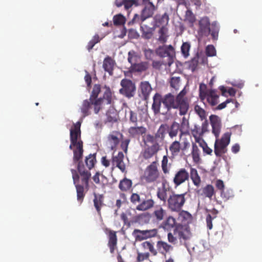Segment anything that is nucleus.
<instances>
[{
    "label": "nucleus",
    "instance_id": "1",
    "mask_svg": "<svg viewBox=\"0 0 262 262\" xmlns=\"http://www.w3.org/2000/svg\"><path fill=\"white\" fill-rule=\"evenodd\" d=\"M77 163V170L71 169L74 184L76 189L78 201L81 204L85 196L84 190L90 188L89 183L92 178L90 170L94 167L96 162V154H90L85 157L84 163L80 159L74 161Z\"/></svg>",
    "mask_w": 262,
    "mask_h": 262
},
{
    "label": "nucleus",
    "instance_id": "2",
    "mask_svg": "<svg viewBox=\"0 0 262 262\" xmlns=\"http://www.w3.org/2000/svg\"><path fill=\"white\" fill-rule=\"evenodd\" d=\"M81 122L78 121L74 125V128L70 129V149H73V161H76L82 159L83 153V142L80 139Z\"/></svg>",
    "mask_w": 262,
    "mask_h": 262
},
{
    "label": "nucleus",
    "instance_id": "3",
    "mask_svg": "<svg viewBox=\"0 0 262 262\" xmlns=\"http://www.w3.org/2000/svg\"><path fill=\"white\" fill-rule=\"evenodd\" d=\"M160 177V172L158 169L157 160L153 161L145 168L142 179L146 183H158Z\"/></svg>",
    "mask_w": 262,
    "mask_h": 262
},
{
    "label": "nucleus",
    "instance_id": "4",
    "mask_svg": "<svg viewBox=\"0 0 262 262\" xmlns=\"http://www.w3.org/2000/svg\"><path fill=\"white\" fill-rule=\"evenodd\" d=\"M168 129V126L166 124H161L157 130L155 136L148 134L143 137V142L145 145L149 143H155L163 142L164 141L167 131Z\"/></svg>",
    "mask_w": 262,
    "mask_h": 262
},
{
    "label": "nucleus",
    "instance_id": "5",
    "mask_svg": "<svg viewBox=\"0 0 262 262\" xmlns=\"http://www.w3.org/2000/svg\"><path fill=\"white\" fill-rule=\"evenodd\" d=\"M186 193L176 194L172 192L167 199V207L172 211L179 212L184 205Z\"/></svg>",
    "mask_w": 262,
    "mask_h": 262
},
{
    "label": "nucleus",
    "instance_id": "6",
    "mask_svg": "<svg viewBox=\"0 0 262 262\" xmlns=\"http://www.w3.org/2000/svg\"><path fill=\"white\" fill-rule=\"evenodd\" d=\"M104 89L105 90L103 97L97 99L95 102V113L96 114L106 105H111L113 103L114 98L110 88L105 85Z\"/></svg>",
    "mask_w": 262,
    "mask_h": 262
},
{
    "label": "nucleus",
    "instance_id": "7",
    "mask_svg": "<svg viewBox=\"0 0 262 262\" xmlns=\"http://www.w3.org/2000/svg\"><path fill=\"white\" fill-rule=\"evenodd\" d=\"M162 103L167 109L166 114H167L171 108L177 109L180 116H184L186 113L184 111H181L180 104L178 102L176 97L171 93L165 95L162 98Z\"/></svg>",
    "mask_w": 262,
    "mask_h": 262
},
{
    "label": "nucleus",
    "instance_id": "8",
    "mask_svg": "<svg viewBox=\"0 0 262 262\" xmlns=\"http://www.w3.org/2000/svg\"><path fill=\"white\" fill-rule=\"evenodd\" d=\"M121 88L119 90L120 94L129 99L135 96L136 87L131 80L124 78L120 82Z\"/></svg>",
    "mask_w": 262,
    "mask_h": 262
},
{
    "label": "nucleus",
    "instance_id": "9",
    "mask_svg": "<svg viewBox=\"0 0 262 262\" xmlns=\"http://www.w3.org/2000/svg\"><path fill=\"white\" fill-rule=\"evenodd\" d=\"M132 235L135 241L141 242L157 237L158 235V230L156 228L146 230L135 229L133 231Z\"/></svg>",
    "mask_w": 262,
    "mask_h": 262
},
{
    "label": "nucleus",
    "instance_id": "10",
    "mask_svg": "<svg viewBox=\"0 0 262 262\" xmlns=\"http://www.w3.org/2000/svg\"><path fill=\"white\" fill-rule=\"evenodd\" d=\"M173 234L180 241H186L191 236L190 228L187 225H177L173 230Z\"/></svg>",
    "mask_w": 262,
    "mask_h": 262
},
{
    "label": "nucleus",
    "instance_id": "11",
    "mask_svg": "<svg viewBox=\"0 0 262 262\" xmlns=\"http://www.w3.org/2000/svg\"><path fill=\"white\" fill-rule=\"evenodd\" d=\"M199 96L202 100L206 99L211 106H213V89L208 88L205 84L201 83L199 86Z\"/></svg>",
    "mask_w": 262,
    "mask_h": 262
},
{
    "label": "nucleus",
    "instance_id": "12",
    "mask_svg": "<svg viewBox=\"0 0 262 262\" xmlns=\"http://www.w3.org/2000/svg\"><path fill=\"white\" fill-rule=\"evenodd\" d=\"M150 146L147 145L141 152V156L145 160H149L154 156L157 155L160 150V145L158 143H152Z\"/></svg>",
    "mask_w": 262,
    "mask_h": 262
},
{
    "label": "nucleus",
    "instance_id": "13",
    "mask_svg": "<svg viewBox=\"0 0 262 262\" xmlns=\"http://www.w3.org/2000/svg\"><path fill=\"white\" fill-rule=\"evenodd\" d=\"M210 23L207 17L200 19L199 22L198 34L200 36H208L211 33Z\"/></svg>",
    "mask_w": 262,
    "mask_h": 262
},
{
    "label": "nucleus",
    "instance_id": "14",
    "mask_svg": "<svg viewBox=\"0 0 262 262\" xmlns=\"http://www.w3.org/2000/svg\"><path fill=\"white\" fill-rule=\"evenodd\" d=\"M152 90L151 86L148 81H141L139 86V96L144 101H147Z\"/></svg>",
    "mask_w": 262,
    "mask_h": 262
},
{
    "label": "nucleus",
    "instance_id": "15",
    "mask_svg": "<svg viewBox=\"0 0 262 262\" xmlns=\"http://www.w3.org/2000/svg\"><path fill=\"white\" fill-rule=\"evenodd\" d=\"M124 157V154L121 151H119L117 155H113L112 158V170H114L116 167L122 172L125 171L126 166L123 162Z\"/></svg>",
    "mask_w": 262,
    "mask_h": 262
},
{
    "label": "nucleus",
    "instance_id": "16",
    "mask_svg": "<svg viewBox=\"0 0 262 262\" xmlns=\"http://www.w3.org/2000/svg\"><path fill=\"white\" fill-rule=\"evenodd\" d=\"M187 91L184 88L179 94L176 96L178 102L180 104V107L181 111H184L186 114L189 108V103L188 99L185 97Z\"/></svg>",
    "mask_w": 262,
    "mask_h": 262
},
{
    "label": "nucleus",
    "instance_id": "17",
    "mask_svg": "<svg viewBox=\"0 0 262 262\" xmlns=\"http://www.w3.org/2000/svg\"><path fill=\"white\" fill-rule=\"evenodd\" d=\"M156 54L161 57L171 58L174 54V49L171 45L160 46L156 50Z\"/></svg>",
    "mask_w": 262,
    "mask_h": 262
},
{
    "label": "nucleus",
    "instance_id": "18",
    "mask_svg": "<svg viewBox=\"0 0 262 262\" xmlns=\"http://www.w3.org/2000/svg\"><path fill=\"white\" fill-rule=\"evenodd\" d=\"M155 205L154 200L149 196L142 199L140 203L136 207V209L140 211H145L152 208Z\"/></svg>",
    "mask_w": 262,
    "mask_h": 262
},
{
    "label": "nucleus",
    "instance_id": "19",
    "mask_svg": "<svg viewBox=\"0 0 262 262\" xmlns=\"http://www.w3.org/2000/svg\"><path fill=\"white\" fill-rule=\"evenodd\" d=\"M96 100H92L91 99H86L83 101L81 106H80V111L82 113V117L84 118L91 114V109L92 106H94V111H95V102Z\"/></svg>",
    "mask_w": 262,
    "mask_h": 262
},
{
    "label": "nucleus",
    "instance_id": "20",
    "mask_svg": "<svg viewBox=\"0 0 262 262\" xmlns=\"http://www.w3.org/2000/svg\"><path fill=\"white\" fill-rule=\"evenodd\" d=\"M189 177V174L187 170L185 168H181L175 174L173 183L176 186H179L188 180Z\"/></svg>",
    "mask_w": 262,
    "mask_h": 262
},
{
    "label": "nucleus",
    "instance_id": "21",
    "mask_svg": "<svg viewBox=\"0 0 262 262\" xmlns=\"http://www.w3.org/2000/svg\"><path fill=\"white\" fill-rule=\"evenodd\" d=\"M156 247L158 252L165 257H166L167 254L170 253L173 249L172 246L163 241H158L157 242Z\"/></svg>",
    "mask_w": 262,
    "mask_h": 262
},
{
    "label": "nucleus",
    "instance_id": "22",
    "mask_svg": "<svg viewBox=\"0 0 262 262\" xmlns=\"http://www.w3.org/2000/svg\"><path fill=\"white\" fill-rule=\"evenodd\" d=\"M169 16L167 13L163 14H157L154 17L155 24L156 27H166L169 21Z\"/></svg>",
    "mask_w": 262,
    "mask_h": 262
},
{
    "label": "nucleus",
    "instance_id": "23",
    "mask_svg": "<svg viewBox=\"0 0 262 262\" xmlns=\"http://www.w3.org/2000/svg\"><path fill=\"white\" fill-rule=\"evenodd\" d=\"M146 130V128L143 126H137V125H135L128 128V133L130 137L137 138L145 135Z\"/></svg>",
    "mask_w": 262,
    "mask_h": 262
},
{
    "label": "nucleus",
    "instance_id": "24",
    "mask_svg": "<svg viewBox=\"0 0 262 262\" xmlns=\"http://www.w3.org/2000/svg\"><path fill=\"white\" fill-rule=\"evenodd\" d=\"M179 140V141L180 142L182 151L184 152L187 150L190 147L191 137L190 134H180Z\"/></svg>",
    "mask_w": 262,
    "mask_h": 262
},
{
    "label": "nucleus",
    "instance_id": "25",
    "mask_svg": "<svg viewBox=\"0 0 262 262\" xmlns=\"http://www.w3.org/2000/svg\"><path fill=\"white\" fill-rule=\"evenodd\" d=\"M108 246L110 249V252L113 253L116 248L117 244V236L116 232L110 230L108 233Z\"/></svg>",
    "mask_w": 262,
    "mask_h": 262
},
{
    "label": "nucleus",
    "instance_id": "26",
    "mask_svg": "<svg viewBox=\"0 0 262 262\" xmlns=\"http://www.w3.org/2000/svg\"><path fill=\"white\" fill-rule=\"evenodd\" d=\"M155 10V7L151 2H148L142 11L141 19L142 21H144L146 18H149L153 15Z\"/></svg>",
    "mask_w": 262,
    "mask_h": 262
},
{
    "label": "nucleus",
    "instance_id": "27",
    "mask_svg": "<svg viewBox=\"0 0 262 262\" xmlns=\"http://www.w3.org/2000/svg\"><path fill=\"white\" fill-rule=\"evenodd\" d=\"M115 61L111 57L107 56L103 60V68L105 71L108 72L110 75H112L113 73Z\"/></svg>",
    "mask_w": 262,
    "mask_h": 262
},
{
    "label": "nucleus",
    "instance_id": "28",
    "mask_svg": "<svg viewBox=\"0 0 262 262\" xmlns=\"http://www.w3.org/2000/svg\"><path fill=\"white\" fill-rule=\"evenodd\" d=\"M119 136H122V135L120 132L117 131L113 132L108 135L107 139L112 149L116 148L119 143Z\"/></svg>",
    "mask_w": 262,
    "mask_h": 262
},
{
    "label": "nucleus",
    "instance_id": "29",
    "mask_svg": "<svg viewBox=\"0 0 262 262\" xmlns=\"http://www.w3.org/2000/svg\"><path fill=\"white\" fill-rule=\"evenodd\" d=\"M162 102V96L158 93H156L153 97V103L151 108L155 114L160 113L161 104Z\"/></svg>",
    "mask_w": 262,
    "mask_h": 262
},
{
    "label": "nucleus",
    "instance_id": "30",
    "mask_svg": "<svg viewBox=\"0 0 262 262\" xmlns=\"http://www.w3.org/2000/svg\"><path fill=\"white\" fill-rule=\"evenodd\" d=\"M162 183V187H159L158 188L157 195L158 198L161 201L165 202L168 199L167 191L168 190V188L166 186V181L165 180H164Z\"/></svg>",
    "mask_w": 262,
    "mask_h": 262
},
{
    "label": "nucleus",
    "instance_id": "31",
    "mask_svg": "<svg viewBox=\"0 0 262 262\" xmlns=\"http://www.w3.org/2000/svg\"><path fill=\"white\" fill-rule=\"evenodd\" d=\"M149 67V63L146 61L136 63L130 66V70L133 72H143L146 71Z\"/></svg>",
    "mask_w": 262,
    "mask_h": 262
},
{
    "label": "nucleus",
    "instance_id": "32",
    "mask_svg": "<svg viewBox=\"0 0 262 262\" xmlns=\"http://www.w3.org/2000/svg\"><path fill=\"white\" fill-rule=\"evenodd\" d=\"M104 196L102 194H94L93 200L94 207L99 215H101V209L104 205Z\"/></svg>",
    "mask_w": 262,
    "mask_h": 262
},
{
    "label": "nucleus",
    "instance_id": "33",
    "mask_svg": "<svg viewBox=\"0 0 262 262\" xmlns=\"http://www.w3.org/2000/svg\"><path fill=\"white\" fill-rule=\"evenodd\" d=\"M166 215V210L161 206H156L152 212L153 217L158 221L163 220Z\"/></svg>",
    "mask_w": 262,
    "mask_h": 262
},
{
    "label": "nucleus",
    "instance_id": "34",
    "mask_svg": "<svg viewBox=\"0 0 262 262\" xmlns=\"http://www.w3.org/2000/svg\"><path fill=\"white\" fill-rule=\"evenodd\" d=\"M133 183L131 180L124 178L121 180L119 184V188L123 192L129 191L132 187Z\"/></svg>",
    "mask_w": 262,
    "mask_h": 262
},
{
    "label": "nucleus",
    "instance_id": "35",
    "mask_svg": "<svg viewBox=\"0 0 262 262\" xmlns=\"http://www.w3.org/2000/svg\"><path fill=\"white\" fill-rule=\"evenodd\" d=\"M140 29L142 38L146 39H149L153 36L154 30L152 28L148 27L146 25H141Z\"/></svg>",
    "mask_w": 262,
    "mask_h": 262
},
{
    "label": "nucleus",
    "instance_id": "36",
    "mask_svg": "<svg viewBox=\"0 0 262 262\" xmlns=\"http://www.w3.org/2000/svg\"><path fill=\"white\" fill-rule=\"evenodd\" d=\"M169 149L173 157L178 156L179 152L182 151L180 142L177 140L172 142L170 145Z\"/></svg>",
    "mask_w": 262,
    "mask_h": 262
},
{
    "label": "nucleus",
    "instance_id": "37",
    "mask_svg": "<svg viewBox=\"0 0 262 262\" xmlns=\"http://www.w3.org/2000/svg\"><path fill=\"white\" fill-rule=\"evenodd\" d=\"M191 134L194 138L196 142L200 143L202 142L203 139L202 136H203V131L201 129V127L197 125H194L193 128L191 129Z\"/></svg>",
    "mask_w": 262,
    "mask_h": 262
},
{
    "label": "nucleus",
    "instance_id": "38",
    "mask_svg": "<svg viewBox=\"0 0 262 262\" xmlns=\"http://www.w3.org/2000/svg\"><path fill=\"white\" fill-rule=\"evenodd\" d=\"M168 30L167 27L160 28L158 31L159 38L158 40L161 43H165L168 37Z\"/></svg>",
    "mask_w": 262,
    "mask_h": 262
},
{
    "label": "nucleus",
    "instance_id": "39",
    "mask_svg": "<svg viewBox=\"0 0 262 262\" xmlns=\"http://www.w3.org/2000/svg\"><path fill=\"white\" fill-rule=\"evenodd\" d=\"M190 177L193 184L196 187L200 186L201 183V178L196 169L193 168L190 169Z\"/></svg>",
    "mask_w": 262,
    "mask_h": 262
},
{
    "label": "nucleus",
    "instance_id": "40",
    "mask_svg": "<svg viewBox=\"0 0 262 262\" xmlns=\"http://www.w3.org/2000/svg\"><path fill=\"white\" fill-rule=\"evenodd\" d=\"M202 191L200 195L205 197L209 198L211 199L213 195V186L211 185H207L204 187H203L201 190L198 191V193L200 194V192Z\"/></svg>",
    "mask_w": 262,
    "mask_h": 262
},
{
    "label": "nucleus",
    "instance_id": "41",
    "mask_svg": "<svg viewBox=\"0 0 262 262\" xmlns=\"http://www.w3.org/2000/svg\"><path fill=\"white\" fill-rule=\"evenodd\" d=\"M180 134H189V121L185 117L182 118L180 125Z\"/></svg>",
    "mask_w": 262,
    "mask_h": 262
},
{
    "label": "nucleus",
    "instance_id": "42",
    "mask_svg": "<svg viewBox=\"0 0 262 262\" xmlns=\"http://www.w3.org/2000/svg\"><path fill=\"white\" fill-rule=\"evenodd\" d=\"M191 155L194 163H199L200 162V150L195 143H192Z\"/></svg>",
    "mask_w": 262,
    "mask_h": 262
},
{
    "label": "nucleus",
    "instance_id": "43",
    "mask_svg": "<svg viewBox=\"0 0 262 262\" xmlns=\"http://www.w3.org/2000/svg\"><path fill=\"white\" fill-rule=\"evenodd\" d=\"M106 120L109 122H115L118 120V115L116 111L114 108L109 109L106 114Z\"/></svg>",
    "mask_w": 262,
    "mask_h": 262
},
{
    "label": "nucleus",
    "instance_id": "44",
    "mask_svg": "<svg viewBox=\"0 0 262 262\" xmlns=\"http://www.w3.org/2000/svg\"><path fill=\"white\" fill-rule=\"evenodd\" d=\"M199 54H196L195 56L188 62V69L192 72H194L198 68L199 64Z\"/></svg>",
    "mask_w": 262,
    "mask_h": 262
},
{
    "label": "nucleus",
    "instance_id": "45",
    "mask_svg": "<svg viewBox=\"0 0 262 262\" xmlns=\"http://www.w3.org/2000/svg\"><path fill=\"white\" fill-rule=\"evenodd\" d=\"M178 219L185 225L191 221V215L187 211L183 210L180 212Z\"/></svg>",
    "mask_w": 262,
    "mask_h": 262
},
{
    "label": "nucleus",
    "instance_id": "46",
    "mask_svg": "<svg viewBox=\"0 0 262 262\" xmlns=\"http://www.w3.org/2000/svg\"><path fill=\"white\" fill-rule=\"evenodd\" d=\"M180 130V124L176 122H173L170 126L168 134L171 138L176 137Z\"/></svg>",
    "mask_w": 262,
    "mask_h": 262
},
{
    "label": "nucleus",
    "instance_id": "47",
    "mask_svg": "<svg viewBox=\"0 0 262 262\" xmlns=\"http://www.w3.org/2000/svg\"><path fill=\"white\" fill-rule=\"evenodd\" d=\"M184 20L187 21L190 24V27L193 26L196 20V18L191 10H187L186 11Z\"/></svg>",
    "mask_w": 262,
    "mask_h": 262
},
{
    "label": "nucleus",
    "instance_id": "48",
    "mask_svg": "<svg viewBox=\"0 0 262 262\" xmlns=\"http://www.w3.org/2000/svg\"><path fill=\"white\" fill-rule=\"evenodd\" d=\"M191 45L189 42H184L181 47V53L184 57L187 58L189 56Z\"/></svg>",
    "mask_w": 262,
    "mask_h": 262
},
{
    "label": "nucleus",
    "instance_id": "49",
    "mask_svg": "<svg viewBox=\"0 0 262 262\" xmlns=\"http://www.w3.org/2000/svg\"><path fill=\"white\" fill-rule=\"evenodd\" d=\"M150 214L148 213H144L136 215L135 217V223H141V221H144L145 223H148L149 221Z\"/></svg>",
    "mask_w": 262,
    "mask_h": 262
},
{
    "label": "nucleus",
    "instance_id": "50",
    "mask_svg": "<svg viewBox=\"0 0 262 262\" xmlns=\"http://www.w3.org/2000/svg\"><path fill=\"white\" fill-rule=\"evenodd\" d=\"M101 91V86L99 84H95L93 86V89L90 97V99L93 101L97 100L98 96Z\"/></svg>",
    "mask_w": 262,
    "mask_h": 262
},
{
    "label": "nucleus",
    "instance_id": "51",
    "mask_svg": "<svg viewBox=\"0 0 262 262\" xmlns=\"http://www.w3.org/2000/svg\"><path fill=\"white\" fill-rule=\"evenodd\" d=\"M139 57L137 53L134 51H129L128 53V61L131 64V66L133 64H135L138 60Z\"/></svg>",
    "mask_w": 262,
    "mask_h": 262
},
{
    "label": "nucleus",
    "instance_id": "52",
    "mask_svg": "<svg viewBox=\"0 0 262 262\" xmlns=\"http://www.w3.org/2000/svg\"><path fill=\"white\" fill-rule=\"evenodd\" d=\"M142 199L140 194L135 192L132 193L129 198L131 203L136 206L140 203Z\"/></svg>",
    "mask_w": 262,
    "mask_h": 262
},
{
    "label": "nucleus",
    "instance_id": "53",
    "mask_svg": "<svg viewBox=\"0 0 262 262\" xmlns=\"http://www.w3.org/2000/svg\"><path fill=\"white\" fill-rule=\"evenodd\" d=\"M150 254L148 252H140L137 251V260L138 262H141L144 260L148 259L149 257Z\"/></svg>",
    "mask_w": 262,
    "mask_h": 262
},
{
    "label": "nucleus",
    "instance_id": "54",
    "mask_svg": "<svg viewBox=\"0 0 262 262\" xmlns=\"http://www.w3.org/2000/svg\"><path fill=\"white\" fill-rule=\"evenodd\" d=\"M170 86L175 89L178 90L179 89L180 85V78L179 77H172L170 79Z\"/></svg>",
    "mask_w": 262,
    "mask_h": 262
},
{
    "label": "nucleus",
    "instance_id": "55",
    "mask_svg": "<svg viewBox=\"0 0 262 262\" xmlns=\"http://www.w3.org/2000/svg\"><path fill=\"white\" fill-rule=\"evenodd\" d=\"M124 21V17L121 14L115 15L113 17L114 24L116 26L123 25Z\"/></svg>",
    "mask_w": 262,
    "mask_h": 262
},
{
    "label": "nucleus",
    "instance_id": "56",
    "mask_svg": "<svg viewBox=\"0 0 262 262\" xmlns=\"http://www.w3.org/2000/svg\"><path fill=\"white\" fill-rule=\"evenodd\" d=\"M194 111L197 113V114L200 116L202 120L206 118V112L200 106L198 105H195L194 107Z\"/></svg>",
    "mask_w": 262,
    "mask_h": 262
},
{
    "label": "nucleus",
    "instance_id": "57",
    "mask_svg": "<svg viewBox=\"0 0 262 262\" xmlns=\"http://www.w3.org/2000/svg\"><path fill=\"white\" fill-rule=\"evenodd\" d=\"M168 161V160L167 157L166 156H164L163 157L161 165L162 170L164 173H167L169 171L167 167Z\"/></svg>",
    "mask_w": 262,
    "mask_h": 262
},
{
    "label": "nucleus",
    "instance_id": "58",
    "mask_svg": "<svg viewBox=\"0 0 262 262\" xmlns=\"http://www.w3.org/2000/svg\"><path fill=\"white\" fill-rule=\"evenodd\" d=\"M200 146L203 148V151L208 155H210L212 152V149L210 148L207 145V144L203 140L202 142L198 143Z\"/></svg>",
    "mask_w": 262,
    "mask_h": 262
},
{
    "label": "nucleus",
    "instance_id": "59",
    "mask_svg": "<svg viewBox=\"0 0 262 262\" xmlns=\"http://www.w3.org/2000/svg\"><path fill=\"white\" fill-rule=\"evenodd\" d=\"M129 121L133 123L134 125L137 124V114L136 113L133 112V111H130L129 112Z\"/></svg>",
    "mask_w": 262,
    "mask_h": 262
},
{
    "label": "nucleus",
    "instance_id": "60",
    "mask_svg": "<svg viewBox=\"0 0 262 262\" xmlns=\"http://www.w3.org/2000/svg\"><path fill=\"white\" fill-rule=\"evenodd\" d=\"M120 217L121 220L123 221L124 224L126 225L128 227H129L134 223V222H132L130 220V219L125 214H121Z\"/></svg>",
    "mask_w": 262,
    "mask_h": 262
},
{
    "label": "nucleus",
    "instance_id": "61",
    "mask_svg": "<svg viewBox=\"0 0 262 262\" xmlns=\"http://www.w3.org/2000/svg\"><path fill=\"white\" fill-rule=\"evenodd\" d=\"M144 54L145 55V57L147 60H152L154 55L153 50L150 49H145L144 50Z\"/></svg>",
    "mask_w": 262,
    "mask_h": 262
},
{
    "label": "nucleus",
    "instance_id": "62",
    "mask_svg": "<svg viewBox=\"0 0 262 262\" xmlns=\"http://www.w3.org/2000/svg\"><path fill=\"white\" fill-rule=\"evenodd\" d=\"M130 142V140L129 139H126L123 140L121 144V147L122 149L124 151L125 153H127L128 146Z\"/></svg>",
    "mask_w": 262,
    "mask_h": 262
},
{
    "label": "nucleus",
    "instance_id": "63",
    "mask_svg": "<svg viewBox=\"0 0 262 262\" xmlns=\"http://www.w3.org/2000/svg\"><path fill=\"white\" fill-rule=\"evenodd\" d=\"M206 212L207 213L206 215V223L207 227L209 229H211L212 228V216L211 214L209 213L208 210L206 209Z\"/></svg>",
    "mask_w": 262,
    "mask_h": 262
},
{
    "label": "nucleus",
    "instance_id": "64",
    "mask_svg": "<svg viewBox=\"0 0 262 262\" xmlns=\"http://www.w3.org/2000/svg\"><path fill=\"white\" fill-rule=\"evenodd\" d=\"M148 250L150 252L152 256H157L158 254L157 249H155L154 247V243L150 242Z\"/></svg>",
    "mask_w": 262,
    "mask_h": 262
}]
</instances>
